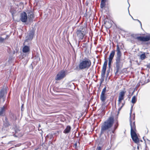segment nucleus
Segmentation results:
<instances>
[{"label":"nucleus","mask_w":150,"mask_h":150,"mask_svg":"<svg viewBox=\"0 0 150 150\" xmlns=\"http://www.w3.org/2000/svg\"><path fill=\"white\" fill-rule=\"evenodd\" d=\"M23 105H22V106H21V107H23Z\"/></svg>","instance_id":"obj_36"},{"label":"nucleus","mask_w":150,"mask_h":150,"mask_svg":"<svg viewBox=\"0 0 150 150\" xmlns=\"http://www.w3.org/2000/svg\"><path fill=\"white\" fill-rule=\"evenodd\" d=\"M76 33V36L79 38V43L81 40L83 39L84 36L86 34V28L85 27H82L81 29L77 30Z\"/></svg>","instance_id":"obj_5"},{"label":"nucleus","mask_w":150,"mask_h":150,"mask_svg":"<svg viewBox=\"0 0 150 150\" xmlns=\"http://www.w3.org/2000/svg\"><path fill=\"white\" fill-rule=\"evenodd\" d=\"M117 50H116V55L117 56L116 57V58H122V53L121 52L120 49L119 47V45H117Z\"/></svg>","instance_id":"obj_13"},{"label":"nucleus","mask_w":150,"mask_h":150,"mask_svg":"<svg viewBox=\"0 0 150 150\" xmlns=\"http://www.w3.org/2000/svg\"><path fill=\"white\" fill-rule=\"evenodd\" d=\"M136 39L138 40L143 42H146L150 40V36H139L137 37Z\"/></svg>","instance_id":"obj_11"},{"label":"nucleus","mask_w":150,"mask_h":150,"mask_svg":"<svg viewBox=\"0 0 150 150\" xmlns=\"http://www.w3.org/2000/svg\"><path fill=\"white\" fill-rule=\"evenodd\" d=\"M122 100H119V99L118 100V103L117 105L119 107L118 109V110L119 112L121 109L123 107L124 105V103H121V101Z\"/></svg>","instance_id":"obj_16"},{"label":"nucleus","mask_w":150,"mask_h":150,"mask_svg":"<svg viewBox=\"0 0 150 150\" xmlns=\"http://www.w3.org/2000/svg\"><path fill=\"white\" fill-rule=\"evenodd\" d=\"M67 74V71L64 70H62L59 72L57 74L55 77V79L57 80H60L65 77Z\"/></svg>","instance_id":"obj_7"},{"label":"nucleus","mask_w":150,"mask_h":150,"mask_svg":"<svg viewBox=\"0 0 150 150\" xmlns=\"http://www.w3.org/2000/svg\"><path fill=\"white\" fill-rule=\"evenodd\" d=\"M128 11H129V8H128Z\"/></svg>","instance_id":"obj_37"},{"label":"nucleus","mask_w":150,"mask_h":150,"mask_svg":"<svg viewBox=\"0 0 150 150\" xmlns=\"http://www.w3.org/2000/svg\"><path fill=\"white\" fill-rule=\"evenodd\" d=\"M137 20V21H138L139 22V23H140L141 26L142 27V23H141V21H139L138 20Z\"/></svg>","instance_id":"obj_31"},{"label":"nucleus","mask_w":150,"mask_h":150,"mask_svg":"<svg viewBox=\"0 0 150 150\" xmlns=\"http://www.w3.org/2000/svg\"><path fill=\"white\" fill-rule=\"evenodd\" d=\"M106 87H105L103 89L101 93V94L105 95V93L106 92Z\"/></svg>","instance_id":"obj_26"},{"label":"nucleus","mask_w":150,"mask_h":150,"mask_svg":"<svg viewBox=\"0 0 150 150\" xmlns=\"http://www.w3.org/2000/svg\"><path fill=\"white\" fill-rule=\"evenodd\" d=\"M114 122L113 116H111L105 121L101 126V133L102 134L103 132L110 128L112 126Z\"/></svg>","instance_id":"obj_1"},{"label":"nucleus","mask_w":150,"mask_h":150,"mask_svg":"<svg viewBox=\"0 0 150 150\" xmlns=\"http://www.w3.org/2000/svg\"><path fill=\"white\" fill-rule=\"evenodd\" d=\"M133 106H132L131 107L130 113V125L131 124H135V114H133L132 115V110Z\"/></svg>","instance_id":"obj_9"},{"label":"nucleus","mask_w":150,"mask_h":150,"mask_svg":"<svg viewBox=\"0 0 150 150\" xmlns=\"http://www.w3.org/2000/svg\"><path fill=\"white\" fill-rule=\"evenodd\" d=\"M30 50V47L29 46L25 45L23 48V52L24 53L28 52Z\"/></svg>","instance_id":"obj_17"},{"label":"nucleus","mask_w":150,"mask_h":150,"mask_svg":"<svg viewBox=\"0 0 150 150\" xmlns=\"http://www.w3.org/2000/svg\"><path fill=\"white\" fill-rule=\"evenodd\" d=\"M106 1L101 0L100 2V7L101 8H103L105 5Z\"/></svg>","instance_id":"obj_23"},{"label":"nucleus","mask_w":150,"mask_h":150,"mask_svg":"<svg viewBox=\"0 0 150 150\" xmlns=\"http://www.w3.org/2000/svg\"><path fill=\"white\" fill-rule=\"evenodd\" d=\"M77 146V143H75L74 144V147H75L76 149V147Z\"/></svg>","instance_id":"obj_29"},{"label":"nucleus","mask_w":150,"mask_h":150,"mask_svg":"<svg viewBox=\"0 0 150 150\" xmlns=\"http://www.w3.org/2000/svg\"><path fill=\"white\" fill-rule=\"evenodd\" d=\"M6 39V38H3L1 37H0V42H3L4 40Z\"/></svg>","instance_id":"obj_27"},{"label":"nucleus","mask_w":150,"mask_h":150,"mask_svg":"<svg viewBox=\"0 0 150 150\" xmlns=\"http://www.w3.org/2000/svg\"><path fill=\"white\" fill-rule=\"evenodd\" d=\"M7 109L6 105H4L0 108V116H3L5 115V110Z\"/></svg>","instance_id":"obj_14"},{"label":"nucleus","mask_w":150,"mask_h":150,"mask_svg":"<svg viewBox=\"0 0 150 150\" xmlns=\"http://www.w3.org/2000/svg\"><path fill=\"white\" fill-rule=\"evenodd\" d=\"M131 127V135L132 140L136 143L139 142V140L136 133V129L135 124L130 125Z\"/></svg>","instance_id":"obj_4"},{"label":"nucleus","mask_w":150,"mask_h":150,"mask_svg":"<svg viewBox=\"0 0 150 150\" xmlns=\"http://www.w3.org/2000/svg\"><path fill=\"white\" fill-rule=\"evenodd\" d=\"M105 62L104 63L102 67V69L101 73V82L100 84H101L104 80L105 73L106 69V67L107 64V60L105 59Z\"/></svg>","instance_id":"obj_6"},{"label":"nucleus","mask_w":150,"mask_h":150,"mask_svg":"<svg viewBox=\"0 0 150 150\" xmlns=\"http://www.w3.org/2000/svg\"><path fill=\"white\" fill-rule=\"evenodd\" d=\"M6 93H5L4 89H2L0 91V99L1 98H3L4 101L5 100L4 98H3L5 94H6Z\"/></svg>","instance_id":"obj_19"},{"label":"nucleus","mask_w":150,"mask_h":150,"mask_svg":"<svg viewBox=\"0 0 150 150\" xmlns=\"http://www.w3.org/2000/svg\"><path fill=\"white\" fill-rule=\"evenodd\" d=\"M133 106H132L131 107L130 113V125L131 124H135V114H133L132 115V110Z\"/></svg>","instance_id":"obj_8"},{"label":"nucleus","mask_w":150,"mask_h":150,"mask_svg":"<svg viewBox=\"0 0 150 150\" xmlns=\"http://www.w3.org/2000/svg\"><path fill=\"white\" fill-rule=\"evenodd\" d=\"M129 13V15H130V16H131L132 17V18L133 20H135L134 19H133V17H132V16H131V15H130V14Z\"/></svg>","instance_id":"obj_33"},{"label":"nucleus","mask_w":150,"mask_h":150,"mask_svg":"<svg viewBox=\"0 0 150 150\" xmlns=\"http://www.w3.org/2000/svg\"><path fill=\"white\" fill-rule=\"evenodd\" d=\"M114 131H115V130H114V131H112V133H114Z\"/></svg>","instance_id":"obj_34"},{"label":"nucleus","mask_w":150,"mask_h":150,"mask_svg":"<svg viewBox=\"0 0 150 150\" xmlns=\"http://www.w3.org/2000/svg\"><path fill=\"white\" fill-rule=\"evenodd\" d=\"M106 99V97L105 96V95L101 94L100 96V100L103 102L105 101Z\"/></svg>","instance_id":"obj_22"},{"label":"nucleus","mask_w":150,"mask_h":150,"mask_svg":"<svg viewBox=\"0 0 150 150\" xmlns=\"http://www.w3.org/2000/svg\"><path fill=\"white\" fill-rule=\"evenodd\" d=\"M33 35L34 33L33 32L29 33L27 36L28 39L29 40H31L33 38Z\"/></svg>","instance_id":"obj_21"},{"label":"nucleus","mask_w":150,"mask_h":150,"mask_svg":"<svg viewBox=\"0 0 150 150\" xmlns=\"http://www.w3.org/2000/svg\"><path fill=\"white\" fill-rule=\"evenodd\" d=\"M39 127H40V125H39Z\"/></svg>","instance_id":"obj_38"},{"label":"nucleus","mask_w":150,"mask_h":150,"mask_svg":"<svg viewBox=\"0 0 150 150\" xmlns=\"http://www.w3.org/2000/svg\"><path fill=\"white\" fill-rule=\"evenodd\" d=\"M126 93V91H122L120 92L118 97V99L122 100L124 98V96Z\"/></svg>","instance_id":"obj_15"},{"label":"nucleus","mask_w":150,"mask_h":150,"mask_svg":"<svg viewBox=\"0 0 150 150\" xmlns=\"http://www.w3.org/2000/svg\"><path fill=\"white\" fill-rule=\"evenodd\" d=\"M137 101L136 97L135 96H134L133 97L132 99V103L133 104L135 103Z\"/></svg>","instance_id":"obj_24"},{"label":"nucleus","mask_w":150,"mask_h":150,"mask_svg":"<svg viewBox=\"0 0 150 150\" xmlns=\"http://www.w3.org/2000/svg\"><path fill=\"white\" fill-rule=\"evenodd\" d=\"M34 17V14L32 12H30L28 13V18L29 19L30 21Z\"/></svg>","instance_id":"obj_20"},{"label":"nucleus","mask_w":150,"mask_h":150,"mask_svg":"<svg viewBox=\"0 0 150 150\" xmlns=\"http://www.w3.org/2000/svg\"><path fill=\"white\" fill-rule=\"evenodd\" d=\"M146 55L145 53L142 54L140 55V58L141 59L143 60L145 58Z\"/></svg>","instance_id":"obj_25"},{"label":"nucleus","mask_w":150,"mask_h":150,"mask_svg":"<svg viewBox=\"0 0 150 150\" xmlns=\"http://www.w3.org/2000/svg\"><path fill=\"white\" fill-rule=\"evenodd\" d=\"M117 125H115L114 130H115L116 129V128H117Z\"/></svg>","instance_id":"obj_30"},{"label":"nucleus","mask_w":150,"mask_h":150,"mask_svg":"<svg viewBox=\"0 0 150 150\" xmlns=\"http://www.w3.org/2000/svg\"><path fill=\"white\" fill-rule=\"evenodd\" d=\"M91 64V60L85 58L80 61L79 65V69L81 70H86L90 67Z\"/></svg>","instance_id":"obj_2"},{"label":"nucleus","mask_w":150,"mask_h":150,"mask_svg":"<svg viewBox=\"0 0 150 150\" xmlns=\"http://www.w3.org/2000/svg\"><path fill=\"white\" fill-rule=\"evenodd\" d=\"M28 17L25 12H24L22 13L20 19L23 22H25L27 21Z\"/></svg>","instance_id":"obj_12"},{"label":"nucleus","mask_w":150,"mask_h":150,"mask_svg":"<svg viewBox=\"0 0 150 150\" xmlns=\"http://www.w3.org/2000/svg\"><path fill=\"white\" fill-rule=\"evenodd\" d=\"M101 147L99 146H98L96 149V150H101Z\"/></svg>","instance_id":"obj_28"},{"label":"nucleus","mask_w":150,"mask_h":150,"mask_svg":"<svg viewBox=\"0 0 150 150\" xmlns=\"http://www.w3.org/2000/svg\"><path fill=\"white\" fill-rule=\"evenodd\" d=\"M71 129V127L69 125L67 126L66 129L64 130L63 133L65 134H67L69 133Z\"/></svg>","instance_id":"obj_18"},{"label":"nucleus","mask_w":150,"mask_h":150,"mask_svg":"<svg viewBox=\"0 0 150 150\" xmlns=\"http://www.w3.org/2000/svg\"><path fill=\"white\" fill-rule=\"evenodd\" d=\"M38 149H36L34 150H37Z\"/></svg>","instance_id":"obj_35"},{"label":"nucleus","mask_w":150,"mask_h":150,"mask_svg":"<svg viewBox=\"0 0 150 150\" xmlns=\"http://www.w3.org/2000/svg\"><path fill=\"white\" fill-rule=\"evenodd\" d=\"M125 62V60L122 58H116L115 62L114 67L115 70V74H117L122 67L123 65Z\"/></svg>","instance_id":"obj_3"},{"label":"nucleus","mask_w":150,"mask_h":150,"mask_svg":"<svg viewBox=\"0 0 150 150\" xmlns=\"http://www.w3.org/2000/svg\"><path fill=\"white\" fill-rule=\"evenodd\" d=\"M115 54V51L114 50H113L111 52L108 58L109 62L108 63V66L109 67V68L110 67V66L111 65V64L112 63V60L114 57Z\"/></svg>","instance_id":"obj_10"},{"label":"nucleus","mask_w":150,"mask_h":150,"mask_svg":"<svg viewBox=\"0 0 150 150\" xmlns=\"http://www.w3.org/2000/svg\"><path fill=\"white\" fill-rule=\"evenodd\" d=\"M129 13V15H130V16H131L132 17V18L133 20H135L134 19H133V17H132V16H131V15H130V14Z\"/></svg>","instance_id":"obj_32"}]
</instances>
